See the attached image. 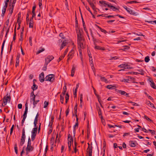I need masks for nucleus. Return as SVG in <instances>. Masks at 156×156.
Masks as SVG:
<instances>
[{"mask_svg": "<svg viewBox=\"0 0 156 156\" xmlns=\"http://www.w3.org/2000/svg\"><path fill=\"white\" fill-rule=\"evenodd\" d=\"M77 42L78 48H83L85 45V39L83 36L82 35L80 30L77 32Z\"/></svg>", "mask_w": 156, "mask_h": 156, "instance_id": "1", "label": "nucleus"}, {"mask_svg": "<svg viewBox=\"0 0 156 156\" xmlns=\"http://www.w3.org/2000/svg\"><path fill=\"white\" fill-rule=\"evenodd\" d=\"M55 80V75L53 74H49L45 78V81H49L53 82Z\"/></svg>", "mask_w": 156, "mask_h": 156, "instance_id": "2", "label": "nucleus"}, {"mask_svg": "<svg viewBox=\"0 0 156 156\" xmlns=\"http://www.w3.org/2000/svg\"><path fill=\"white\" fill-rule=\"evenodd\" d=\"M31 144H27V146L26 149V154L27 155L30 152L32 151L34 149V147L31 146Z\"/></svg>", "mask_w": 156, "mask_h": 156, "instance_id": "3", "label": "nucleus"}, {"mask_svg": "<svg viewBox=\"0 0 156 156\" xmlns=\"http://www.w3.org/2000/svg\"><path fill=\"white\" fill-rule=\"evenodd\" d=\"M11 100V97L9 95L8 96H4L3 99V103L2 105L4 107L6 105L8 101L9 102H10Z\"/></svg>", "mask_w": 156, "mask_h": 156, "instance_id": "4", "label": "nucleus"}, {"mask_svg": "<svg viewBox=\"0 0 156 156\" xmlns=\"http://www.w3.org/2000/svg\"><path fill=\"white\" fill-rule=\"evenodd\" d=\"M54 58V57L52 55L48 56L45 59V63L48 65V64Z\"/></svg>", "mask_w": 156, "mask_h": 156, "instance_id": "5", "label": "nucleus"}, {"mask_svg": "<svg viewBox=\"0 0 156 156\" xmlns=\"http://www.w3.org/2000/svg\"><path fill=\"white\" fill-rule=\"evenodd\" d=\"M25 138L26 136L25 133H22L20 143V145L21 146H22L24 144L25 141Z\"/></svg>", "mask_w": 156, "mask_h": 156, "instance_id": "6", "label": "nucleus"}, {"mask_svg": "<svg viewBox=\"0 0 156 156\" xmlns=\"http://www.w3.org/2000/svg\"><path fill=\"white\" fill-rule=\"evenodd\" d=\"M88 147L87 149V153L88 154L89 156H92V146H90V144L88 143Z\"/></svg>", "mask_w": 156, "mask_h": 156, "instance_id": "7", "label": "nucleus"}, {"mask_svg": "<svg viewBox=\"0 0 156 156\" xmlns=\"http://www.w3.org/2000/svg\"><path fill=\"white\" fill-rule=\"evenodd\" d=\"M74 53V51L73 49L71 50L69 52V54L67 56L68 58L67 59V61L68 62L69 60L72 59L73 58Z\"/></svg>", "mask_w": 156, "mask_h": 156, "instance_id": "8", "label": "nucleus"}, {"mask_svg": "<svg viewBox=\"0 0 156 156\" xmlns=\"http://www.w3.org/2000/svg\"><path fill=\"white\" fill-rule=\"evenodd\" d=\"M25 105V111L24 112V114L23 115V118L26 119L27 116V114L28 112V105L27 103V102Z\"/></svg>", "mask_w": 156, "mask_h": 156, "instance_id": "9", "label": "nucleus"}, {"mask_svg": "<svg viewBox=\"0 0 156 156\" xmlns=\"http://www.w3.org/2000/svg\"><path fill=\"white\" fill-rule=\"evenodd\" d=\"M39 80L41 82H43L45 80L44 78V74L43 72H42L39 76Z\"/></svg>", "mask_w": 156, "mask_h": 156, "instance_id": "10", "label": "nucleus"}, {"mask_svg": "<svg viewBox=\"0 0 156 156\" xmlns=\"http://www.w3.org/2000/svg\"><path fill=\"white\" fill-rule=\"evenodd\" d=\"M128 12L129 14L135 16H137L139 15V13L136 12H135L134 11L131 10L129 9V10H128Z\"/></svg>", "mask_w": 156, "mask_h": 156, "instance_id": "11", "label": "nucleus"}, {"mask_svg": "<svg viewBox=\"0 0 156 156\" xmlns=\"http://www.w3.org/2000/svg\"><path fill=\"white\" fill-rule=\"evenodd\" d=\"M118 92L120 94L122 95H125L126 97L129 96V94L126 93L124 91L119 90H118Z\"/></svg>", "mask_w": 156, "mask_h": 156, "instance_id": "12", "label": "nucleus"}, {"mask_svg": "<svg viewBox=\"0 0 156 156\" xmlns=\"http://www.w3.org/2000/svg\"><path fill=\"white\" fill-rule=\"evenodd\" d=\"M68 143H69V144H71V143H73V139L72 136H71L70 134H69L68 135Z\"/></svg>", "mask_w": 156, "mask_h": 156, "instance_id": "13", "label": "nucleus"}, {"mask_svg": "<svg viewBox=\"0 0 156 156\" xmlns=\"http://www.w3.org/2000/svg\"><path fill=\"white\" fill-rule=\"evenodd\" d=\"M118 67H120V68L123 69H122V70H124V69H128L127 65H126L125 64H122L120 65H119Z\"/></svg>", "mask_w": 156, "mask_h": 156, "instance_id": "14", "label": "nucleus"}, {"mask_svg": "<svg viewBox=\"0 0 156 156\" xmlns=\"http://www.w3.org/2000/svg\"><path fill=\"white\" fill-rule=\"evenodd\" d=\"M146 104L148 106L151 107H152L153 108H155V107L154 106L153 104L151 103V102L149 101H147L146 102Z\"/></svg>", "mask_w": 156, "mask_h": 156, "instance_id": "15", "label": "nucleus"}, {"mask_svg": "<svg viewBox=\"0 0 156 156\" xmlns=\"http://www.w3.org/2000/svg\"><path fill=\"white\" fill-rule=\"evenodd\" d=\"M66 44L67 42L66 41H64L62 42L61 46L60 48V50L63 49L64 47L66 45Z\"/></svg>", "mask_w": 156, "mask_h": 156, "instance_id": "16", "label": "nucleus"}, {"mask_svg": "<svg viewBox=\"0 0 156 156\" xmlns=\"http://www.w3.org/2000/svg\"><path fill=\"white\" fill-rule=\"evenodd\" d=\"M150 82L151 83L150 84L151 87L154 89H156V86H155L153 81L152 80H151L150 81Z\"/></svg>", "mask_w": 156, "mask_h": 156, "instance_id": "17", "label": "nucleus"}, {"mask_svg": "<svg viewBox=\"0 0 156 156\" xmlns=\"http://www.w3.org/2000/svg\"><path fill=\"white\" fill-rule=\"evenodd\" d=\"M98 76L100 77L101 80L102 81L104 82L105 83L108 82V81L107 80V79H106L105 77H102L101 76H99L98 75Z\"/></svg>", "mask_w": 156, "mask_h": 156, "instance_id": "18", "label": "nucleus"}, {"mask_svg": "<svg viewBox=\"0 0 156 156\" xmlns=\"http://www.w3.org/2000/svg\"><path fill=\"white\" fill-rule=\"evenodd\" d=\"M54 116H51V120L50 122H49V126H50L51 127V126L52 125L54 121Z\"/></svg>", "mask_w": 156, "mask_h": 156, "instance_id": "19", "label": "nucleus"}, {"mask_svg": "<svg viewBox=\"0 0 156 156\" xmlns=\"http://www.w3.org/2000/svg\"><path fill=\"white\" fill-rule=\"evenodd\" d=\"M106 87L109 89H114L116 87L115 86L110 85L107 86Z\"/></svg>", "mask_w": 156, "mask_h": 156, "instance_id": "20", "label": "nucleus"}, {"mask_svg": "<svg viewBox=\"0 0 156 156\" xmlns=\"http://www.w3.org/2000/svg\"><path fill=\"white\" fill-rule=\"evenodd\" d=\"M38 88V86L35 84V82H34L33 86L31 87L33 91L37 89Z\"/></svg>", "mask_w": 156, "mask_h": 156, "instance_id": "21", "label": "nucleus"}, {"mask_svg": "<svg viewBox=\"0 0 156 156\" xmlns=\"http://www.w3.org/2000/svg\"><path fill=\"white\" fill-rule=\"evenodd\" d=\"M130 146L131 147H134L136 146V144L135 143L133 140H131L129 141Z\"/></svg>", "mask_w": 156, "mask_h": 156, "instance_id": "22", "label": "nucleus"}, {"mask_svg": "<svg viewBox=\"0 0 156 156\" xmlns=\"http://www.w3.org/2000/svg\"><path fill=\"white\" fill-rule=\"evenodd\" d=\"M40 49L39 50L36 52V54L37 55L45 50V49L44 48H40Z\"/></svg>", "mask_w": 156, "mask_h": 156, "instance_id": "23", "label": "nucleus"}, {"mask_svg": "<svg viewBox=\"0 0 156 156\" xmlns=\"http://www.w3.org/2000/svg\"><path fill=\"white\" fill-rule=\"evenodd\" d=\"M37 129V128H34L32 131L31 133L36 134Z\"/></svg>", "mask_w": 156, "mask_h": 156, "instance_id": "24", "label": "nucleus"}, {"mask_svg": "<svg viewBox=\"0 0 156 156\" xmlns=\"http://www.w3.org/2000/svg\"><path fill=\"white\" fill-rule=\"evenodd\" d=\"M86 8L91 13V15L94 18H95L94 16L93 15V14L92 13V12L91 10H90V8H89V7H87V6H86Z\"/></svg>", "mask_w": 156, "mask_h": 156, "instance_id": "25", "label": "nucleus"}, {"mask_svg": "<svg viewBox=\"0 0 156 156\" xmlns=\"http://www.w3.org/2000/svg\"><path fill=\"white\" fill-rule=\"evenodd\" d=\"M69 96L68 93L66 94L65 96L66 103H67L69 100Z\"/></svg>", "mask_w": 156, "mask_h": 156, "instance_id": "26", "label": "nucleus"}, {"mask_svg": "<svg viewBox=\"0 0 156 156\" xmlns=\"http://www.w3.org/2000/svg\"><path fill=\"white\" fill-rule=\"evenodd\" d=\"M64 100V96H62V95H60V101L62 104H63Z\"/></svg>", "mask_w": 156, "mask_h": 156, "instance_id": "27", "label": "nucleus"}, {"mask_svg": "<svg viewBox=\"0 0 156 156\" xmlns=\"http://www.w3.org/2000/svg\"><path fill=\"white\" fill-rule=\"evenodd\" d=\"M95 95L98 97V102H99V103L100 104V105L101 106V107L103 108V107L102 106V105L101 103V100L100 99V97H99L98 96V95L96 94L95 93Z\"/></svg>", "mask_w": 156, "mask_h": 156, "instance_id": "28", "label": "nucleus"}, {"mask_svg": "<svg viewBox=\"0 0 156 156\" xmlns=\"http://www.w3.org/2000/svg\"><path fill=\"white\" fill-rule=\"evenodd\" d=\"M65 56V54H64L63 55H62L61 56H60L58 59V62H59L62 59H63L64 57Z\"/></svg>", "mask_w": 156, "mask_h": 156, "instance_id": "29", "label": "nucleus"}, {"mask_svg": "<svg viewBox=\"0 0 156 156\" xmlns=\"http://www.w3.org/2000/svg\"><path fill=\"white\" fill-rule=\"evenodd\" d=\"M98 114L100 117L101 118V119H103V117L102 115V113L101 110H100L98 111Z\"/></svg>", "mask_w": 156, "mask_h": 156, "instance_id": "30", "label": "nucleus"}, {"mask_svg": "<svg viewBox=\"0 0 156 156\" xmlns=\"http://www.w3.org/2000/svg\"><path fill=\"white\" fill-rule=\"evenodd\" d=\"M64 87H65V88L64 87L63 88V91L62 93V94L63 95V96H64L65 95V93H66V86H65Z\"/></svg>", "mask_w": 156, "mask_h": 156, "instance_id": "31", "label": "nucleus"}, {"mask_svg": "<svg viewBox=\"0 0 156 156\" xmlns=\"http://www.w3.org/2000/svg\"><path fill=\"white\" fill-rule=\"evenodd\" d=\"M36 134H33V133H32V135H31V140L32 141H33L34 140L35 138V136H36Z\"/></svg>", "mask_w": 156, "mask_h": 156, "instance_id": "32", "label": "nucleus"}, {"mask_svg": "<svg viewBox=\"0 0 156 156\" xmlns=\"http://www.w3.org/2000/svg\"><path fill=\"white\" fill-rule=\"evenodd\" d=\"M77 103H76L74 108V113L75 114L77 113Z\"/></svg>", "mask_w": 156, "mask_h": 156, "instance_id": "33", "label": "nucleus"}, {"mask_svg": "<svg viewBox=\"0 0 156 156\" xmlns=\"http://www.w3.org/2000/svg\"><path fill=\"white\" fill-rule=\"evenodd\" d=\"M14 150H15V152L16 153V154H18V150H17V145L16 144L15 145Z\"/></svg>", "mask_w": 156, "mask_h": 156, "instance_id": "34", "label": "nucleus"}, {"mask_svg": "<svg viewBox=\"0 0 156 156\" xmlns=\"http://www.w3.org/2000/svg\"><path fill=\"white\" fill-rule=\"evenodd\" d=\"M48 105V102L46 101H45L44 102V108H45L47 107Z\"/></svg>", "mask_w": 156, "mask_h": 156, "instance_id": "35", "label": "nucleus"}, {"mask_svg": "<svg viewBox=\"0 0 156 156\" xmlns=\"http://www.w3.org/2000/svg\"><path fill=\"white\" fill-rule=\"evenodd\" d=\"M144 118L146 119L148 121L150 122H152V120H151V119L149 118L146 115H144Z\"/></svg>", "mask_w": 156, "mask_h": 156, "instance_id": "36", "label": "nucleus"}, {"mask_svg": "<svg viewBox=\"0 0 156 156\" xmlns=\"http://www.w3.org/2000/svg\"><path fill=\"white\" fill-rule=\"evenodd\" d=\"M5 40H4L3 42V43H2V47L1 52V54H2V51H3V48H4V44H5Z\"/></svg>", "mask_w": 156, "mask_h": 156, "instance_id": "37", "label": "nucleus"}, {"mask_svg": "<svg viewBox=\"0 0 156 156\" xmlns=\"http://www.w3.org/2000/svg\"><path fill=\"white\" fill-rule=\"evenodd\" d=\"M150 60L149 57V56H147L145 58V61L146 62H147Z\"/></svg>", "mask_w": 156, "mask_h": 156, "instance_id": "38", "label": "nucleus"}, {"mask_svg": "<svg viewBox=\"0 0 156 156\" xmlns=\"http://www.w3.org/2000/svg\"><path fill=\"white\" fill-rule=\"evenodd\" d=\"M48 64L44 63V67L42 68V70L44 71H46L47 69V67Z\"/></svg>", "mask_w": 156, "mask_h": 156, "instance_id": "39", "label": "nucleus"}, {"mask_svg": "<svg viewBox=\"0 0 156 156\" xmlns=\"http://www.w3.org/2000/svg\"><path fill=\"white\" fill-rule=\"evenodd\" d=\"M64 120H63L62 122V124H61V126H62V130L63 131L64 129Z\"/></svg>", "mask_w": 156, "mask_h": 156, "instance_id": "40", "label": "nucleus"}, {"mask_svg": "<svg viewBox=\"0 0 156 156\" xmlns=\"http://www.w3.org/2000/svg\"><path fill=\"white\" fill-rule=\"evenodd\" d=\"M111 9H112L113 11H115V10H118V8L114 6H111Z\"/></svg>", "mask_w": 156, "mask_h": 156, "instance_id": "41", "label": "nucleus"}, {"mask_svg": "<svg viewBox=\"0 0 156 156\" xmlns=\"http://www.w3.org/2000/svg\"><path fill=\"white\" fill-rule=\"evenodd\" d=\"M138 3L137 2H136V1H132L130 2H127V3L129 4H133V3Z\"/></svg>", "mask_w": 156, "mask_h": 156, "instance_id": "42", "label": "nucleus"}, {"mask_svg": "<svg viewBox=\"0 0 156 156\" xmlns=\"http://www.w3.org/2000/svg\"><path fill=\"white\" fill-rule=\"evenodd\" d=\"M33 22L30 21V23H29V27L30 28H33Z\"/></svg>", "mask_w": 156, "mask_h": 156, "instance_id": "43", "label": "nucleus"}, {"mask_svg": "<svg viewBox=\"0 0 156 156\" xmlns=\"http://www.w3.org/2000/svg\"><path fill=\"white\" fill-rule=\"evenodd\" d=\"M101 47L99 46H97V44H96L94 45V48L95 49L100 50Z\"/></svg>", "mask_w": 156, "mask_h": 156, "instance_id": "44", "label": "nucleus"}, {"mask_svg": "<svg viewBox=\"0 0 156 156\" xmlns=\"http://www.w3.org/2000/svg\"><path fill=\"white\" fill-rule=\"evenodd\" d=\"M129 80V78H128V79H123L122 80V82H124L128 83V81Z\"/></svg>", "mask_w": 156, "mask_h": 156, "instance_id": "45", "label": "nucleus"}, {"mask_svg": "<svg viewBox=\"0 0 156 156\" xmlns=\"http://www.w3.org/2000/svg\"><path fill=\"white\" fill-rule=\"evenodd\" d=\"M31 98H30V102L33 101V102L35 100V96H33V97H31Z\"/></svg>", "mask_w": 156, "mask_h": 156, "instance_id": "46", "label": "nucleus"}, {"mask_svg": "<svg viewBox=\"0 0 156 156\" xmlns=\"http://www.w3.org/2000/svg\"><path fill=\"white\" fill-rule=\"evenodd\" d=\"M145 22L149 23H154L155 24H156V20L153 21H148L147 20H145Z\"/></svg>", "mask_w": 156, "mask_h": 156, "instance_id": "47", "label": "nucleus"}, {"mask_svg": "<svg viewBox=\"0 0 156 156\" xmlns=\"http://www.w3.org/2000/svg\"><path fill=\"white\" fill-rule=\"evenodd\" d=\"M76 70V67L75 66V65H73L72 66V69L71 71H73V72H75V71Z\"/></svg>", "mask_w": 156, "mask_h": 156, "instance_id": "48", "label": "nucleus"}, {"mask_svg": "<svg viewBox=\"0 0 156 156\" xmlns=\"http://www.w3.org/2000/svg\"><path fill=\"white\" fill-rule=\"evenodd\" d=\"M39 101V100L34 101L33 102V105L34 106H35L36 105Z\"/></svg>", "mask_w": 156, "mask_h": 156, "instance_id": "49", "label": "nucleus"}, {"mask_svg": "<svg viewBox=\"0 0 156 156\" xmlns=\"http://www.w3.org/2000/svg\"><path fill=\"white\" fill-rule=\"evenodd\" d=\"M23 31H24V27H23V28H22V31H21V39L23 38Z\"/></svg>", "mask_w": 156, "mask_h": 156, "instance_id": "50", "label": "nucleus"}, {"mask_svg": "<svg viewBox=\"0 0 156 156\" xmlns=\"http://www.w3.org/2000/svg\"><path fill=\"white\" fill-rule=\"evenodd\" d=\"M19 60L18 59H17V58H16V66L17 67L18 66L19 64Z\"/></svg>", "mask_w": 156, "mask_h": 156, "instance_id": "51", "label": "nucleus"}, {"mask_svg": "<svg viewBox=\"0 0 156 156\" xmlns=\"http://www.w3.org/2000/svg\"><path fill=\"white\" fill-rule=\"evenodd\" d=\"M84 31H85V32L87 34V37H88L89 40H90V38L89 37V34L88 33V31H87V30L85 29V30H84Z\"/></svg>", "mask_w": 156, "mask_h": 156, "instance_id": "52", "label": "nucleus"}, {"mask_svg": "<svg viewBox=\"0 0 156 156\" xmlns=\"http://www.w3.org/2000/svg\"><path fill=\"white\" fill-rule=\"evenodd\" d=\"M32 37H30L29 38V41L30 45L31 46L32 45Z\"/></svg>", "mask_w": 156, "mask_h": 156, "instance_id": "53", "label": "nucleus"}, {"mask_svg": "<svg viewBox=\"0 0 156 156\" xmlns=\"http://www.w3.org/2000/svg\"><path fill=\"white\" fill-rule=\"evenodd\" d=\"M92 39L93 40V41L94 42V45L96 44V42H97V40L96 39H95L94 37L93 38H92Z\"/></svg>", "mask_w": 156, "mask_h": 156, "instance_id": "54", "label": "nucleus"}, {"mask_svg": "<svg viewBox=\"0 0 156 156\" xmlns=\"http://www.w3.org/2000/svg\"><path fill=\"white\" fill-rule=\"evenodd\" d=\"M59 36L61 37L62 38L64 39L65 37H64V36L62 33H60L59 34Z\"/></svg>", "mask_w": 156, "mask_h": 156, "instance_id": "55", "label": "nucleus"}, {"mask_svg": "<svg viewBox=\"0 0 156 156\" xmlns=\"http://www.w3.org/2000/svg\"><path fill=\"white\" fill-rule=\"evenodd\" d=\"M148 131L151 132V133L152 134H155V131L154 130H152L151 129H149Z\"/></svg>", "mask_w": 156, "mask_h": 156, "instance_id": "56", "label": "nucleus"}, {"mask_svg": "<svg viewBox=\"0 0 156 156\" xmlns=\"http://www.w3.org/2000/svg\"><path fill=\"white\" fill-rule=\"evenodd\" d=\"M89 61L90 63L93 65V64H92V63L93 62V59H92V57H90V58H89Z\"/></svg>", "mask_w": 156, "mask_h": 156, "instance_id": "57", "label": "nucleus"}, {"mask_svg": "<svg viewBox=\"0 0 156 156\" xmlns=\"http://www.w3.org/2000/svg\"><path fill=\"white\" fill-rule=\"evenodd\" d=\"M130 135V133H124L123 136V137H125L126 136H129Z\"/></svg>", "mask_w": 156, "mask_h": 156, "instance_id": "58", "label": "nucleus"}, {"mask_svg": "<svg viewBox=\"0 0 156 156\" xmlns=\"http://www.w3.org/2000/svg\"><path fill=\"white\" fill-rule=\"evenodd\" d=\"M83 95L82 94H81L80 95V103H82L83 102Z\"/></svg>", "mask_w": 156, "mask_h": 156, "instance_id": "59", "label": "nucleus"}, {"mask_svg": "<svg viewBox=\"0 0 156 156\" xmlns=\"http://www.w3.org/2000/svg\"><path fill=\"white\" fill-rule=\"evenodd\" d=\"M102 32H103L105 34H106L107 33V32L105 30L101 28L100 30Z\"/></svg>", "mask_w": 156, "mask_h": 156, "instance_id": "60", "label": "nucleus"}, {"mask_svg": "<svg viewBox=\"0 0 156 156\" xmlns=\"http://www.w3.org/2000/svg\"><path fill=\"white\" fill-rule=\"evenodd\" d=\"M71 144H69V143L68 144V149L69 151H70L71 150Z\"/></svg>", "mask_w": 156, "mask_h": 156, "instance_id": "61", "label": "nucleus"}, {"mask_svg": "<svg viewBox=\"0 0 156 156\" xmlns=\"http://www.w3.org/2000/svg\"><path fill=\"white\" fill-rule=\"evenodd\" d=\"M18 107L19 109H21L22 107V105L21 104H19L18 105Z\"/></svg>", "mask_w": 156, "mask_h": 156, "instance_id": "62", "label": "nucleus"}, {"mask_svg": "<svg viewBox=\"0 0 156 156\" xmlns=\"http://www.w3.org/2000/svg\"><path fill=\"white\" fill-rule=\"evenodd\" d=\"M137 70L138 71H139V72H140V73H140V74H141V75L144 74V73H143L144 71L142 69H138Z\"/></svg>", "mask_w": 156, "mask_h": 156, "instance_id": "63", "label": "nucleus"}, {"mask_svg": "<svg viewBox=\"0 0 156 156\" xmlns=\"http://www.w3.org/2000/svg\"><path fill=\"white\" fill-rule=\"evenodd\" d=\"M5 3V5L4 6L3 9H5V10H6V9L8 6V3Z\"/></svg>", "mask_w": 156, "mask_h": 156, "instance_id": "64", "label": "nucleus"}]
</instances>
